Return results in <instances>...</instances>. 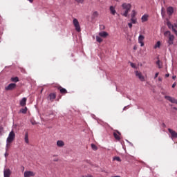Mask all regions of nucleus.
<instances>
[{
  "instance_id": "obj_1",
  "label": "nucleus",
  "mask_w": 177,
  "mask_h": 177,
  "mask_svg": "<svg viewBox=\"0 0 177 177\" xmlns=\"http://www.w3.org/2000/svg\"><path fill=\"white\" fill-rule=\"evenodd\" d=\"M122 8L123 10H124V12H121L122 16H124V17H128V13L129 12H131L132 6L131 5V3H124L123 4H122Z\"/></svg>"
},
{
  "instance_id": "obj_2",
  "label": "nucleus",
  "mask_w": 177,
  "mask_h": 177,
  "mask_svg": "<svg viewBox=\"0 0 177 177\" xmlns=\"http://www.w3.org/2000/svg\"><path fill=\"white\" fill-rule=\"evenodd\" d=\"M165 37L169 36V40H168V44L169 45H174V39H175V36L173 35H171V32L169 31H166L165 32Z\"/></svg>"
},
{
  "instance_id": "obj_3",
  "label": "nucleus",
  "mask_w": 177,
  "mask_h": 177,
  "mask_svg": "<svg viewBox=\"0 0 177 177\" xmlns=\"http://www.w3.org/2000/svg\"><path fill=\"white\" fill-rule=\"evenodd\" d=\"M15 138H16V134H15L14 131H12L10 132L6 140L8 141V143H12L15 140Z\"/></svg>"
},
{
  "instance_id": "obj_4",
  "label": "nucleus",
  "mask_w": 177,
  "mask_h": 177,
  "mask_svg": "<svg viewBox=\"0 0 177 177\" xmlns=\"http://www.w3.org/2000/svg\"><path fill=\"white\" fill-rule=\"evenodd\" d=\"M74 27L75 28L76 31H77V32H81V26H80V22L78 21V19H73V21Z\"/></svg>"
},
{
  "instance_id": "obj_5",
  "label": "nucleus",
  "mask_w": 177,
  "mask_h": 177,
  "mask_svg": "<svg viewBox=\"0 0 177 177\" xmlns=\"http://www.w3.org/2000/svg\"><path fill=\"white\" fill-rule=\"evenodd\" d=\"M16 84L11 83L8 86L5 87V91H13V89H16Z\"/></svg>"
},
{
  "instance_id": "obj_6",
  "label": "nucleus",
  "mask_w": 177,
  "mask_h": 177,
  "mask_svg": "<svg viewBox=\"0 0 177 177\" xmlns=\"http://www.w3.org/2000/svg\"><path fill=\"white\" fill-rule=\"evenodd\" d=\"M24 177H32L35 176V173L32 171H26L24 174Z\"/></svg>"
},
{
  "instance_id": "obj_7",
  "label": "nucleus",
  "mask_w": 177,
  "mask_h": 177,
  "mask_svg": "<svg viewBox=\"0 0 177 177\" xmlns=\"http://www.w3.org/2000/svg\"><path fill=\"white\" fill-rule=\"evenodd\" d=\"M168 131L171 134V139H177V133L171 129H168Z\"/></svg>"
},
{
  "instance_id": "obj_8",
  "label": "nucleus",
  "mask_w": 177,
  "mask_h": 177,
  "mask_svg": "<svg viewBox=\"0 0 177 177\" xmlns=\"http://www.w3.org/2000/svg\"><path fill=\"white\" fill-rule=\"evenodd\" d=\"M165 98L167 99V100H169L171 103H174L175 104H177V100L174 97H172L171 96L165 95Z\"/></svg>"
},
{
  "instance_id": "obj_9",
  "label": "nucleus",
  "mask_w": 177,
  "mask_h": 177,
  "mask_svg": "<svg viewBox=\"0 0 177 177\" xmlns=\"http://www.w3.org/2000/svg\"><path fill=\"white\" fill-rule=\"evenodd\" d=\"M10 175H12L10 169H5L3 171V177H10Z\"/></svg>"
},
{
  "instance_id": "obj_10",
  "label": "nucleus",
  "mask_w": 177,
  "mask_h": 177,
  "mask_svg": "<svg viewBox=\"0 0 177 177\" xmlns=\"http://www.w3.org/2000/svg\"><path fill=\"white\" fill-rule=\"evenodd\" d=\"M48 99V100H50V102H53V100H55V99H56V93H50Z\"/></svg>"
},
{
  "instance_id": "obj_11",
  "label": "nucleus",
  "mask_w": 177,
  "mask_h": 177,
  "mask_svg": "<svg viewBox=\"0 0 177 177\" xmlns=\"http://www.w3.org/2000/svg\"><path fill=\"white\" fill-rule=\"evenodd\" d=\"M136 76L139 78L141 81H145V76L142 75V73L136 71Z\"/></svg>"
},
{
  "instance_id": "obj_12",
  "label": "nucleus",
  "mask_w": 177,
  "mask_h": 177,
  "mask_svg": "<svg viewBox=\"0 0 177 177\" xmlns=\"http://www.w3.org/2000/svg\"><path fill=\"white\" fill-rule=\"evenodd\" d=\"M58 91H59L60 93H62V95H66V93H67V90L63 87H62L61 86H59L57 87Z\"/></svg>"
},
{
  "instance_id": "obj_13",
  "label": "nucleus",
  "mask_w": 177,
  "mask_h": 177,
  "mask_svg": "<svg viewBox=\"0 0 177 177\" xmlns=\"http://www.w3.org/2000/svg\"><path fill=\"white\" fill-rule=\"evenodd\" d=\"M109 10L111 15H113V16H115V14L117 13V11L115 10V7H114L113 6H111L109 7Z\"/></svg>"
},
{
  "instance_id": "obj_14",
  "label": "nucleus",
  "mask_w": 177,
  "mask_h": 177,
  "mask_svg": "<svg viewBox=\"0 0 177 177\" xmlns=\"http://www.w3.org/2000/svg\"><path fill=\"white\" fill-rule=\"evenodd\" d=\"M98 35L100 37H102V38H107V37H109V33L106 31L100 32Z\"/></svg>"
},
{
  "instance_id": "obj_15",
  "label": "nucleus",
  "mask_w": 177,
  "mask_h": 177,
  "mask_svg": "<svg viewBox=\"0 0 177 177\" xmlns=\"http://www.w3.org/2000/svg\"><path fill=\"white\" fill-rule=\"evenodd\" d=\"M20 106H21L22 107H24V106H26V104H27V98L26 97H23L19 102Z\"/></svg>"
},
{
  "instance_id": "obj_16",
  "label": "nucleus",
  "mask_w": 177,
  "mask_h": 177,
  "mask_svg": "<svg viewBox=\"0 0 177 177\" xmlns=\"http://www.w3.org/2000/svg\"><path fill=\"white\" fill-rule=\"evenodd\" d=\"M167 15L169 16H172V14L174 13V8L172 7H168L167 9Z\"/></svg>"
},
{
  "instance_id": "obj_17",
  "label": "nucleus",
  "mask_w": 177,
  "mask_h": 177,
  "mask_svg": "<svg viewBox=\"0 0 177 177\" xmlns=\"http://www.w3.org/2000/svg\"><path fill=\"white\" fill-rule=\"evenodd\" d=\"M142 23H145V21H147L149 20V15H144L142 18Z\"/></svg>"
},
{
  "instance_id": "obj_18",
  "label": "nucleus",
  "mask_w": 177,
  "mask_h": 177,
  "mask_svg": "<svg viewBox=\"0 0 177 177\" xmlns=\"http://www.w3.org/2000/svg\"><path fill=\"white\" fill-rule=\"evenodd\" d=\"M57 147H63L64 146V141L63 140H57Z\"/></svg>"
},
{
  "instance_id": "obj_19",
  "label": "nucleus",
  "mask_w": 177,
  "mask_h": 177,
  "mask_svg": "<svg viewBox=\"0 0 177 177\" xmlns=\"http://www.w3.org/2000/svg\"><path fill=\"white\" fill-rule=\"evenodd\" d=\"M120 132L117 131L113 133V136L115 138V139H116V140H120L121 139V138H120Z\"/></svg>"
},
{
  "instance_id": "obj_20",
  "label": "nucleus",
  "mask_w": 177,
  "mask_h": 177,
  "mask_svg": "<svg viewBox=\"0 0 177 177\" xmlns=\"http://www.w3.org/2000/svg\"><path fill=\"white\" fill-rule=\"evenodd\" d=\"M24 140H25V143H27V145H28V143H30V141L28 140V132H26L25 133Z\"/></svg>"
},
{
  "instance_id": "obj_21",
  "label": "nucleus",
  "mask_w": 177,
  "mask_h": 177,
  "mask_svg": "<svg viewBox=\"0 0 177 177\" xmlns=\"http://www.w3.org/2000/svg\"><path fill=\"white\" fill-rule=\"evenodd\" d=\"M92 16L93 19H96V17H99V12L97 11H94Z\"/></svg>"
},
{
  "instance_id": "obj_22",
  "label": "nucleus",
  "mask_w": 177,
  "mask_h": 177,
  "mask_svg": "<svg viewBox=\"0 0 177 177\" xmlns=\"http://www.w3.org/2000/svg\"><path fill=\"white\" fill-rule=\"evenodd\" d=\"M19 113H21L22 114H26L27 113V107H25L24 109H21L19 111Z\"/></svg>"
},
{
  "instance_id": "obj_23",
  "label": "nucleus",
  "mask_w": 177,
  "mask_h": 177,
  "mask_svg": "<svg viewBox=\"0 0 177 177\" xmlns=\"http://www.w3.org/2000/svg\"><path fill=\"white\" fill-rule=\"evenodd\" d=\"M96 41L99 42V44L103 42V39L100 37V36H96Z\"/></svg>"
},
{
  "instance_id": "obj_24",
  "label": "nucleus",
  "mask_w": 177,
  "mask_h": 177,
  "mask_svg": "<svg viewBox=\"0 0 177 177\" xmlns=\"http://www.w3.org/2000/svg\"><path fill=\"white\" fill-rule=\"evenodd\" d=\"M160 46H161V42L158 41L154 46V49H157V48H160Z\"/></svg>"
},
{
  "instance_id": "obj_25",
  "label": "nucleus",
  "mask_w": 177,
  "mask_h": 177,
  "mask_svg": "<svg viewBox=\"0 0 177 177\" xmlns=\"http://www.w3.org/2000/svg\"><path fill=\"white\" fill-rule=\"evenodd\" d=\"M143 39H145V36L140 35L138 37V42H142V41H143Z\"/></svg>"
},
{
  "instance_id": "obj_26",
  "label": "nucleus",
  "mask_w": 177,
  "mask_h": 177,
  "mask_svg": "<svg viewBox=\"0 0 177 177\" xmlns=\"http://www.w3.org/2000/svg\"><path fill=\"white\" fill-rule=\"evenodd\" d=\"M11 81L12 82H19V77H12Z\"/></svg>"
},
{
  "instance_id": "obj_27",
  "label": "nucleus",
  "mask_w": 177,
  "mask_h": 177,
  "mask_svg": "<svg viewBox=\"0 0 177 177\" xmlns=\"http://www.w3.org/2000/svg\"><path fill=\"white\" fill-rule=\"evenodd\" d=\"M131 21L132 24H136L138 20L136 19V18H131Z\"/></svg>"
},
{
  "instance_id": "obj_28",
  "label": "nucleus",
  "mask_w": 177,
  "mask_h": 177,
  "mask_svg": "<svg viewBox=\"0 0 177 177\" xmlns=\"http://www.w3.org/2000/svg\"><path fill=\"white\" fill-rule=\"evenodd\" d=\"M113 160L118 161L119 162H121V158L118 156L114 157Z\"/></svg>"
},
{
  "instance_id": "obj_29",
  "label": "nucleus",
  "mask_w": 177,
  "mask_h": 177,
  "mask_svg": "<svg viewBox=\"0 0 177 177\" xmlns=\"http://www.w3.org/2000/svg\"><path fill=\"white\" fill-rule=\"evenodd\" d=\"M167 26L169 28H171V29L175 27L172 24H171V22H167Z\"/></svg>"
},
{
  "instance_id": "obj_30",
  "label": "nucleus",
  "mask_w": 177,
  "mask_h": 177,
  "mask_svg": "<svg viewBox=\"0 0 177 177\" xmlns=\"http://www.w3.org/2000/svg\"><path fill=\"white\" fill-rule=\"evenodd\" d=\"M91 148L93 150H97V147H96V145L95 144H91Z\"/></svg>"
},
{
  "instance_id": "obj_31",
  "label": "nucleus",
  "mask_w": 177,
  "mask_h": 177,
  "mask_svg": "<svg viewBox=\"0 0 177 177\" xmlns=\"http://www.w3.org/2000/svg\"><path fill=\"white\" fill-rule=\"evenodd\" d=\"M131 18H136L135 16H136V12H135V10H132V13H131Z\"/></svg>"
},
{
  "instance_id": "obj_32",
  "label": "nucleus",
  "mask_w": 177,
  "mask_h": 177,
  "mask_svg": "<svg viewBox=\"0 0 177 177\" xmlns=\"http://www.w3.org/2000/svg\"><path fill=\"white\" fill-rule=\"evenodd\" d=\"M12 142H8L7 140H6V150H8V149H9L10 147V144Z\"/></svg>"
},
{
  "instance_id": "obj_33",
  "label": "nucleus",
  "mask_w": 177,
  "mask_h": 177,
  "mask_svg": "<svg viewBox=\"0 0 177 177\" xmlns=\"http://www.w3.org/2000/svg\"><path fill=\"white\" fill-rule=\"evenodd\" d=\"M156 64H157V66H158V68H161V62H160V60H158V61L156 62Z\"/></svg>"
},
{
  "instance_id": "obj_34",
  "label": "nucleus",
  "mask_w": 177,
  "mask_h": 177,
  "mask_svg": "<svg viewBox=\"0 0 177 177\" xmlns=\"http://www.w3.org/2000/svg\"><path fill=\"white\" fill-rule=\"evenodd\" d=\"M176 28H177L176 26H175L174 28H171L172 31H174V32H175V34H177Z\"/></svg>"
},
{
  "instance_id": "obj_35",
  "label": "nucleus",
  "mask_w": 177,
  "mask_h": 177,
  "mask_svg": "<svg viewBox=\"0 0 177 177\" xmlns=\"http://www.w3.org/2000/svg\"><path fill=\"white\" fill-rule=\"evenodd\" d=\"M77 3H84V0H75Z\"/></svg>"
},
{
  "instance_id": "obj_36",
  "label": "nucleus",
  "mask_w": 177,
  "mask_h": 177,
  "mask_svg": "<svg viewBox=\"0 0 177 177\" xmlns=\"http://www.w3.org/2000/svg\"><path fill=\"white\" fill-rule=\"evenodd\" d=\"M131 66L133 68H136V65L133 63H131Z\"/></svg>"
},
{
  "instance_id": "obj_37",
  "label": "nucleus",
  "mask_w": 177,
  "mask_h": 177,
  "mask_svg": "<svg viewBox=\"0 0 177 177\" xmlns=\"http://www.w3.org/2000/svg\"><path fill=\"white\" fill-rule=\"evenodd\" d=\"M140 44V46H145V43L143 41H138Z\"/></svg>"
},
{
  "instance_id": "obj_38",
  "label": "nucleus",
  "mask_w": 177,
  "mask_h": 177,
  "mask_svg": "<svg viewBox=\"0 0 177 177\" xmlns=\"http://www.w3.org/2000/svg\"><path fill=\"white\" fill-rule=\"evenodd\" d=\"M128 26H129V28H132V23H129Z\"/></svg>"
},
{
  "instance_id": "obj_39",
  "label": "nucleus",
  "mask_w": 177,
  "mask_h": 177,
  "mask_svg": "<svg viewBox=\"0 0 177 177\" xmlns=\"http://www.w3.org/2000/svg\"><path fill=\"white\" fill-rule=\"evenodd\" d=\"M158 74H159V73H156L155 74L154 78H157V77H158Z\"/></svg>"
},
{
  "instance_id": "obj_40",
  "label": "nucleus",
  "mask_w": 177,
  "mask_h": 177,
  "mask_svg": "<svg viewBox=\"0 0 177 177\" xmlns=\"http://www.w3.org/2000/svg\"><path fill=\"white\" fill-rule=\"evenodd\" d=\"M8 156H9V153H8V152H6L5 153V157L6 158V157H8Z\"/></svg>"
},
{
  "instance_id": "obj_41",
  "label": "nucleus",
  "mask_w": 177,
  "mask_h": 177,
  "mask_svg": "<svg viewBox=\"0 0 177 177\" xmlns=\"http://www.w3.org/2000/svg\"><path fill=\"white\" fill-rule=\"evenodd\" d=\"M85 177H93V176L90 175V174H88V175H86Z\"/></svg>"
},
{
  "instance_id": "obj_42",
  "label": "nucleus",
  "mask_w": 177,
  "mask_h": 177,
  "mask_svg": "<svg viewBox=\"0 0 177 177\" xmlns=\"http://www.w3.org/2000/svg\"><path fill=\"white\" fill-rule=\"evenodd\" d=\"M136 49H138V46H134V47H133V50H136Z\"/></svg>"
},
{
  "instance_id": "obj_43",
  "label": "nucleus",
  "mask_w": 177,
  "mask_h": 177,
  "mask_svg": "<svg viewBox=\"0 0 177 177\" xmlns=\"http://www.w3.org/2000/svg\"><path fill=\"white\" fill-rule=\"evenodd\" d=\"M165 77H166V78H168V77H169V73L166 74Z\"/></svg>"
},
{
  "instance_id": "obj_44",
  "label": "nucleus",
  "mask_w": 177,
  "mask_h": 177,
  "mask_svg": "<svg viewBox=\"0 0 177 177\" xmlns=\"http://www.w3.org/2000/svg\"><path fill=\"white\" fill-rule=\"evenodd\" d=\"M28 1H29V2H30V3H32V2H34V0H28Z\"/></svg>"
},
{
  "instance_id": "obj_45",
  "label": "nucleus",
  "mask_w": 177,
  "mask_h": 177,
  "mask_svg": "<svg viewBox=\"0 0 177 177\" xmlns=\"http://www.w3.org/2000/svg\"><path fill=\"white\" fill-rule=\"evenodd\" d=\"M176 85V84H173L172 86H171V88H175Z\"/></svg>"
},
{
  "instance_id": "obj_46",
  "label": "nucleus",
  "mask_w": 177,
  "mask_h": 177,
  "mask_svg": "<svg viewBox=\"0 0 177 177\" xmlns=\"http://www.w3.org/2000/svg\"><path fill=\"white\" fill-rule=\"evenodd\" d=\"M172 79H173V80H176V76H175V75L173 76V77H172Z\"/></svg>"
},
{
  "instance_id": "obj_47",
  "label": "nucleus",
  "mask_w": 177,
  "mask_h": 177,
  "mask_svg": "<svg viewBox=\"0 0 177 177\" xmlns=\"http://www.w3.org/2000/svg\"><path fill=\"white\" fill-rule=\"evenodd\" d=\"M158 81H162V78L158 77Z\"/></svg>"
},
{
  "instance_id": "obj_48",
  "label": "nucleus",
  "mask_w": 177,
  "mask_h": 177,
  "mask_svg": "<svg viewBox=\"0 0 177 177\" xmlns=\"http://www.w3.org/2000/svg\"><path fill=\"white\" fill-rule=\"evenodd\" d=\"M35 124H37V122H32V125H35Z\"/></svg>"
},
{
  "instance_id": "obj_49",
  "label": "nucleus",
  "mask_w": 177,
  "mask_h": 177,
  "mask_svg": "<svg viewBox=\"0 0 177 177\" xmlns=\"http://www.w3.org/2000/svg\"><path fill=\"white\" fill-rule=\"evenodd\" d=\"M127 109H128V106H124L123 110H127Z\"/></svg>"
},
{
  "instance_id": "obj_50",
  "label": "nucleus",
  "mask_w": 177,
  "mask_h": 177,
  "mask_svg": "<svg viewBox=\"0 0 177 177\" xmlns=\"http://www.w3.org/2000/svg\"><path fill=\"white\" fill-rule=\"evenodd\" d=\"M54 161H59V159H54Z\"/></svg>"
},
{
  "instance_id": "obj_51",
  "label": "nucleus",
  "mask_w": 177,
  "mask_h": 177,
  "mask_svg": "<svg viewBox=\"0 0 177 177\" xmlns=\"http://www.w3.org/2000/svg\"><path fill=\"white\" fill-rule=\"evenodd\" d=\"M173 109H174V110H177L176 107H174Z\"/></svg>"
},
{
  "instance_id": "obj_52",
  "label": "nucleus",
  "mask_w": 177,
  "mask_h": 177,
  "mask_svg": "<svg viewBox=\"0 0 177 177\" xmlns=\"http://www.w3.org/2000/svg\"><path fill=\"white\" fill-rule=\"evenodd\" d=\"M116 2H120V0H115Z\"/></svg>"
},
{
  "instance_id": "obj_53",
  "label": "nucleus",
  "mask_w": 177,
  "mask_h": 177,
  "mask_svg": "<svg viewBox=\"0 0 177 177\" xmlns=\"http://www.w3.org/2000/svg\"><path fill=\"white\" fill-rule=\"evenodd\" d=\"M54 157H56V155H54Z\"/></svg>"
},
{
  "instance_id": "obj_54",
  "label": "nucleus",
  "mask_w": 177,
  "mask_h": 177,
  "mask_svg": "<svg viewBox=\"0 0 177 177\" xmlns=\"http://www.w3.org/2000/svg\"><path fill=\"white\" fill-rule=\"evenodd\" d=\"M23 169L24 170V167H23Z\"/></svg>"
},
{
  "instance_id": "obj_55",
  "label": "nucleus",
  "mask_w": 177,
  "mask_h": 177,
  "mask_svg": "<svg viewBox=\"0 0 177 177\" xmlns=\"http://www.w3.org/2000/svg\"><path fill=\"white\" fill-rule=\"evenodd\" d=\"M82 177H85V176H82Z\"/></svg>"
}]
</instances>
